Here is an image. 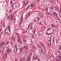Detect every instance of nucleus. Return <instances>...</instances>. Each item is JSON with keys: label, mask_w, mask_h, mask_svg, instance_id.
Segmentation results:
<instances>
[{"label": "nucleus", "mask_w": 61, "mask_h": 61, "mask_svg": "<svg viewBox=\"0 0 61 61\" xmlns=\"http://www.w3.org/2000/svg\"><path fill=\"white\" fill-rule=\"evenodd\" d=\"M30 15V14H29L27 16V17H28L29 16V15Z\"/></svg>", "instance_id": "obj_41"}, {"label": "nucleus", "mask_w": 61, "mask_h": 61, "mask_svg": "<svg viewBox=\"0 0 61 61\" xmlns=\"http://www.w3.org/2000/svg\"><path fill=\"white\" fill-rule=\"evenodd\" d=\"M10 17V15H9V17L8 16L7 18L8 19H9Z\"/></svg>", "instance_id": "obj_19"}, {"label": "nucleus", "mask_w": 61, "mask_h": 61, "mask_svg": "<svg viewBox=\"0 0 61 61\" xmlns=\"http://www.w3.org/2000/svg\"><path fill=\"white\" fill-rule=\"evenodd\" d=\"M6 52H7V53H10V51L9 50V48H8L6 50Z\"/></svg>", "instance_id": "obj_3"}, {"label": "nucleus", "mask_w": 61, "mask_h": 61, "mask_svg": "<svg viewBox=\"0 0 61 61\" xmlns=\"http://www.w3.org/2000/svg\"><path fill=\"white\" fill-rule=\"evenodd\" d=\"M51 27H52V28H54L55 27V25L54 24H52Z\"/></svg>", "instance_id": "obj_6"}, {"label": "nucleus", "mask_w": 61, "mask_h": 61, "mask_svg": "<svg viewBox=\"0 0 61 61\" xmlns=\"http://www.w3.org/2000/svg\"><path fill=\"white\" fill-rule=\"evenodd\" d=\"M51 3H55V1H51Z\"/></svg>", "instance_id": "obj_16"}, {"label": "nucleus", "mask_w": 61, "mask_h": 61, "mask_svg": "<svg viewBox=\"0 0 61 61\" xmlns=\"http://www.w3.org/2000/svg\"><path fill=\"white\" fill-rule=\"evenodd\" d=\"M33 32L34 33V34H35V32H36V29H33Z\"/></svg>", "instance_id": "obj_10"}, {"label": "nucleus", "mask_w": 61, "mask_h": 61, "mask_svg": "<svg viewBox=\"0 0 61 61\" xmlns=\"http://www.w3.org/2000/svg\"><path fill=\"white\" fill-rule=\"evenodd\" d=\"M52 16H54L55 15V13H52Z\"/></svg>", "instance_id": "obj_27"}, {"label": "nucleus", "mask_w": 61, "mask_h": 61, "mask_svg": "<svg viewBox=\"0 0 61 61\" xmlns=\"http://www.w3.org/2000/svg\"><path fill=\"white\" fill-rule=\"evenodd\" d=\"M36 58H37V59H38V61H40V60H39V59H38V58L37 57H36Z\"/></svg>", "instance_id": "obj_29"}, {"label": "nucleus", "mask_w": 61, "mask_h": 61, "mask_svg": "<svg viewBox=\"0 0 61 61\" xmlns=\"http://www.w3.org/2000/svg\"><path fill=\"white\" fill-rule=\"evenodd\" d=\"M34 58V60H36V58H35V57Z\"/></svg>", "instance_id": "obj_50"}, {"label": "nucleus", "mask_w": 61, "mask_h": 61, "mask_svg": "<svg viewBox=\"0 0 61 61\" xmlns=\"http://www.w3.org/2000/svg\"><path fill=\"white\" fill-rule=\"evenodd\" d=\"M13 19V16L11 15V21H12Z\"/></svg>", "instance_id": "obj_15"}, {"label": "nucleus", "mask_w": 61, "mask_h": 61, "mask_svg": "<svg viewBox=\"0 0 61 61\" xmlns=\"http://www.w3.org/2000/svg\"><path fill=\"white\" fill-rule=\"evenodd\" d=\"M2 44L3 45H5V42H3L2 43Z\"/></svg>", "instance_id": "obj_36"}, {"label": "nucleus", "mask_w": 61, "mask_h": 61, "mask_svg": "<svg viewBox=\"0 0 61 61\" xmlns=\"http://www.w3.org/2000/svg\"><path fill=\"white\" fill-rule=\"evenodd\" d=\"M15 48H16V52L17 51V46L16 45H15Z\"/></svg>", "instance_id": "obj_7"}, {"label": "nucleus", "mask_w": 61, "mask_h": 61, "mask_svg": "<svg viewBox=\"0 0 61 61\" xmlns=\"http://www.w3.org/2000/svg\"><path fill=\"white\" fill-rule=\"evenodd\" d=\"M58 52L59 53V54H60V51L59 50H58Z\"/></svg>", "instance_id": "obj_22"}, {"label": "nucleus", "mask_w": 61, "mask_h": 61, "mask_svg": "<svg viewBox=\"0 0 61 61\" xmlns=\"http://www.w3.org/2000/svg\"><path fill=\"white\" fill-rule=\"evenodd\" d=\"M51 9H53V7L52 6H51Z\"/></svg>", "instance_id": "obj_45"}, {"label": "nucleus", "mask_w": 61, "mask_h": 61, "mask_svg": "<svg viewBox=\"0 0 61 61\" xmlns=\"http://www.w3.org/2000/svg\"><path fill=\"white\" fill-rule=\"evenodd\" d=\"M10 13H11V12H12V10H10L9 11Z\"/></svg>", "instance_id": "obj_31"}, {"label": "nucleus", "mask_w": 61, "mask_h": 61, "mask_svg": "<svg viewBox=\"0 0 61 61\" xmlns=\"http://www.w3.org/2000/svg\"><path fill=\"white\" fill-rule=\"evenodd\" d=\"M32 28H33V26H32L30 28V29H32Z\"/></svg>", "instance_id": "obj_30"}, {"label": "nucleus", "mask_w": 61, "mask_h": 61, "mask_svg": "<svg viewBox=\"0 0 61 61\" xmlns=\"http://www.w3.org/2000/svg\"><path fill=\"white\" fill-rule=\"evenodd\" d=\"M34 5H35V3L34 2H33L32 4L31 5V6H32L33 7L34 6Z\"/></svg>", "instance_id": "obj_11"}, {"label": "nucleus", "mask_w": 61, "mask_h": 61, "mask_svg": "<svg viewBox=\"0 0 61 61\" xmlns=\"http://www.w3.org/2000/svg\"><path fill=\"white\" fill-rule=\"evenodd\" d=\"M16 35H19V34L18 33H16Z\"/></svg>", "instance_id": "obj_53"}, {"label": "nucleus", "mask_w": 61, "mask_h": 61, "mask_svg": "<svg viewBox=\"0 0 61 61\" xmlns=\"http://www.w3.org/2000/svg\"><path fill=\"white\" fill-rule=\"evenodd\" d=\"M12 1L11 0H10V3L11 4H12Z\"/></svg>", "instance_id": "obj_37"}, {"label": "nucleus", "mask_w": 61, "mask_h": 61, "mask_svg": "<svg viewBox=\"0 0 61 61\" xmlns=\"http://www.w3.org/2000/svg\"><path fill=\"white\" fill-rule=\"evenodd\" d=\"M27 47V46H25L24 47V49H25V48H26Z\"/></svg>", "instance_id": "obj_34"}, {"label": "nucleus", "mask_w": 61, "mask_h": 61, "mask_svg": "<svg viewBox=\"0 0 61 61\" xmlns=\"http://www.w3.org/2000/svg\"><path fill=\"white\" fill-rule=\"evenodd\" d=\"M37 46H38L39 47V48H40V45H39V44H37Z\"/></svg>", "instance_id": "obj_25"}, {"label": "nucleus", "mask_w": 61, "mask_h": 61, "mask_svg": "<svg viewBox=\"0 0 61 61\" xmlns=\"http://www.w3.org/2000/svg\"><path fill=\"white\" fill-rule=\"evenodd\" d=\"M9 41H8L7 43V44H6V45H8V44H9Z\"/></svg>", "instance_id": "obj_28"}, {"label": "nucleus", "mask_w": 61, "mask_h": 61, "mask_svg": "<svg viewBox=\"0 0 61 61\" xmlns=\"http://www.w3.org/2000/svg\"><path fill=\"white\" fill-rule=\"evenodd\" d=\"M24 41H25V42H26V40H24Z\"/></svg>", "instance_id": "obj_62"}, {"label": "nucleus", "mask_w": 61, "mask_h": 61, "mask_svg": "<svg viewBox=\"0 0 61 61\" xmlns=\"http://www.w3.org/2000/svg\"><path fill=\"white\" fill-rule=\"evenodd\" d=\"M21 24V23H20L19 24V25H20Z\"/></svg>", "instance_id": "obj_61"}, {"label": "nucleus", "mask_w": 61, "mask_h": 61, "mask_svg": "<svg viewBox=\"0 0 61 61\" xmlns=\"http://www.w3.org/2000/svg\"><path fill=\"white\" fill-rule=\"evenodd\" d=\"M28 4V3H27V4H26V3H24L23 5V6H25H25H26V5H27Z\"/></svg>", "instance_id": "obj_13"}, {"label": "nucleus", "mask_w": 61, "mask_h": 61, "mask_svg": "<svg viewBox=\"0 0 61 61\" xmlns=\"http://www.w3.org/2000/svg\"><path fill=\"white\" fill-rule=\"evenodd\" d=\"M6 58H7V55H6V54H4L3 56V59H6Z\"/></svg>", "instance_id": "obj_1"}, {"label": "nucleus", "mask_w": 61, "mask_h": 61, "mask_svg": "<svg viewBox=\"0 0 61 61\" xmlns=\"http://www.w3.org/2000/svg\"><path fill=\"white\" fill-rule=\"evenodd\" d=\"M20 61H25V57L23 58Z\"/></svg>", "instance_id": "obj_4"}, {"label": "nucleus", "mask_w": 61, "mask_h": 61, "mask_svg": "<svg viewBox=\"0 0 61 61\" xmlns=\"http://www.w3.org/2000/svg\"><path fill=\"white\" fill-rule=\"evenodd\" d=\"M0 45H1V46H2V44L1 43H0Z\"/></svg>", "instance_id": "obj_56"}, {"label": "nucleus", "mask_w": 61, "mask_h": 61, "mask_svg": "<svg viewBox=\"0 0 61 61\" xmlns=\"http://www.w3.org/2000/svg\"><path fill=\"white\" fill-rule=\"evenodd\" d=\"M48 35H51V33H49Z\"/></svg>", "instance_id": "obj_40"}, {"label": "nucleus", "mask_w": 61, "mask_h": 61, "mask_svg": "<svg viewBox=\"0 0 61 61\" xmlns=\"http://www.w3.org/2000/svg\"><path fill=\"white\" fill-rule=\"evenodd\" d=\"M41 18H44V15H41Z\"/></svg>", "instance_id": "obj_24"}, {"label": "nucleus", "mask_w": 61, "mask_h": 61, "mask_svg": "<svg viewBox=\"0 0 61 61\" xmlns=\"http://www.w3.org/2000/svg\"><path fill=\"white\" fill-rule=\"evenodd\" d=\"M10 43H11V44H12V45H13V43H12V42H10Z\"/></svg>", "instance_id": "obj_48"}, {"label": "nucleus", "mask_w": 61, "mask_h": 61, "mask_svg": "<svg viewBox=\"0 0 61 61\" xmlns=\"http://www.w3.org/2000/svg\"><path fill=\"white\" fill-rule=\"evenodd\" d=\"M19 43L20 44H22V42L21 41H20L19 42Z\"/></svg>", "instance_id": "obj_18"}, {"label": "nucleus", "mask_w": 61, "mask_h": 61, "mask_svg": "<svg viewBox=\"0 0 61 61\" xmlns=\"http://www.w3.org/2000/svg\"><path fill=\"white\" fill-rule=\"evenodd\" d=\"M12 40H13V39H14L15 38V37L13 36L12 37Z\"/></svg>", "instance_id": "obj_20"}, {"label": "nucleus", "mask_w": 61, "mask_h": 61, "mask_svg": "<svg viewBox=\"0 0 61 61\" xmlns=\"http://www.w3.org/2000/svg\"><path fill=\"white\" fill-rule=\"evenodd\" d=\"M39 53L40 54H41L42 53V51L41 50H39Z\"/></svg>", "instance_id": "obj_8"}, {"label": "nucleus", "mask_w": 61, "mask_h": 61, "mask_svg": "<svg viewBox=\"0 0 61 61\" xmlns=\"http://www.w3.org/2000/svg\"><path fill=\"white\" fill-rule=\"evenodd\" d=\"M58 20H60V19L59 18H58Z\"/></svg>", "instance_id": "obj_58"}, {"label": "nucleus", "mask_w": 61, "mask_h": 61, "mask_svg": "<svg viewBox=\"0 0 61 61\" xmlns=\"http://www.w3.org/2000/svg\"><path fill=\"white\" fill-rule=\"evenodd\" d=\"M58 57H59V59H60V60H59L57 59V60H56V61H57V60H58V61H59L60 60V61H61V59L60 58H61V57H60V56H58Z\"/></svg>", "instance_id": "obj_9"}, {"label": "nucleus", "mask_w": 61, "mask_h": 61, "mask_svg": "<svg viewBox=\"0 0 61 61\" xmlns=\"http://www.w3.org/2000/svg\"><path fill=\"white\" fill-rule=\"evenodd\" d=\"M0 53H1V51H0Z\"/></svg>", "instance_id": "obj_63"}, {"label": "nucleus", "mask_w": 61, "mask_h": 61, "mask_svg": "<svg viewBox=\"0 0 61 61\" xmlns=\"http://www.w3.org/2000/svg\"><path fill=\"white\" fill-rule=\"evenodd\" d=\"M32 36H33V37H34V35H32Z\"/></svg>", "instance_id": "obj_57"}, {"label": "nucleus", "mask_w": 61, "mask_h": 61, "mask_svg": "<svg viewBox=\"0 0 61 61\" xmlns=\"http://www.w3.org/2000/svg\"><path fill=\"white\" fill-rule=\"evenodd\" d=\"M51 39H50V40H49V43H51Z\"/></svg>", "instance_id": "obj_23"}, {"label": "nucleus", "mask_w": 61, "mask_h": 61, "mask_svg": "<svg viewBox=\"0 0 61 61\" xmlns=\"http://www.w3.org/2000/svg\"><path fill=\"white\" fill-rule=\"evenodd\" d=\"M53 43H55V41H54V39H53Z\"/></svg>", "instance_id": "obj_33"}, {"label": "nucleus", "mask_w": 61, "mask_h": 61, "mask_svg": "<svg viewBox=\"0 0 61 61\" xmlns=\"http://www.w3.org/2000/svg\"><path fill=\"white\" fill-rule=\"evenodd\" d=\"M23 50H24V49H23V48H22L21 50H20V52H23Z\"/></svg>", "instance_id": "obj_21"}, {"label": "nucleus", "mask_w": 61, "mask_h": 61, "mask_svg": "<svg viewBox=\"0 0 61 61\" xmlns=\"http://www.w3.org/2000/svg\"><path fill=\"white\" fill-rule=\"evenodd\" d=\"M59 48L60 50H61V47H59Z\"/></svg>", "instance_id": "obj_44"}, {"label": "nucleus", "mask_w": 61, "mask_h": 61, "mask_svg": "<svg viewBox=\"0 0 61 61\" xmlns=\"http://www.w3.org/2000/svg\"><path fill=\"white\" fill-rule=\"evenodd\" d=\"M5 27V24H3V27Z\"/></svg>", "instance_id": "obj_51"}, {"label": "nucleus", "mask_w": 61, "mask_h": 61, "mask_svg": "<svg viewBox=\"0 0 61 61\" xmlns=\"http://www.w3.org/2000/svg\"><path fill=\"white\" fill-rule=\"evenodd\" d=\"M34 48L35 49V50H36V48L35 47H34Z\"/></svg>", "instance_id": "obj_42"}, {"label": "nucleus", "mask_w": 61, "mask_h": 61, "mask_svg": "<svg viewBox=\"0 0 61 61\" xmlns=\"http://www.w3.org/2000/svg\"><path fill=\"white\" fill-rule=\"evenodd\" d=\"M31 57L30 56H29L28 58H26V61H30V59Z\"/></svg>", "instance_id": "obj_2"}, {"label": "nucleus", "mask_w": 61, "mask_h": 61, "mask_svg": "<svg viewBox=\"0 0 61 61\" xmlns=\"http://www.w3.org/2000/svg\"><path fill=\"white\" fill-rule=\"evenodd\" d=\"M15 61H17V59H16L15 60Z\"/></svg>", "instance_id": "obj_46"}, {"label": "nucleus", "mask_w": 61, "mask_h": 61, "mask_svg": "<svg viewBox=\"0 0 61 61\" xmlns=\"http://www.w3.org/2000/svg\"><path fill=\"white\" fill-rule=\"evenodd\" d=\"M46 14L47 15H49V13L47 12L46 13Z\"/></svg>", "instance_id": "obj_32"}, {"label": "nucleus", "mask_w": 61, "mask_h": 61, "mask_svg": "<svg viewBox=\"0 0 61 61\" xmlns=\"http://www.w3.org/2000/svg\"><path fill=\"white\" fill-rule=\"evenodd\" d=\"M29 5L28 6V7H27V8H28V7H29Z\"/></svg>", "instance_id": "obj_59"}, {"label": "nucleus", "mask_w": 61, "mask_h": 61, "mask_svg": "<svg viewBox=\"0 0 61 61\" xmlns=\"http://www.w3.org/2000/svg\"><path fill=\"white\" fill-rule=\"evenodd\" d=\"M51 43H48V46H51Z\"/></svg>", "instance_id": "obj_14"}, {"label": "nucleus", "mask_w": 61, "mask_h": 61, "mask_svg": "<svg viewBox=\"0 0 61 61\" xmlns=\"http://www.w3.org/2000/svg\"><path fill=\"white\" fill-rule=\"evenodd\" d=\"M15 13L16 14V13H17V11H15Z\"/></svg>", "instance_id": "obj_49"}, {"label": "nucleus", "mask_w": 61, "mask_h": 61, "mask_svg": "<svg viewBox=\"0 0 61 61\" xmlns=\"http://www.w3.org/2000/svg\"><path fill=\"white\" fill-rule=\"evenodd\" d=\"M51 57H52V58H54L55 57V56H54L53 55L51 56Z\"/></svg>", "instance_id": "obj_39"}, {"label": "nucleus", "mask_w": 61, "mask_h": 61, "mask_svg": "<svg viewBox=\"0 0 61 61\" xmlns=\"http://www.w3.org/2000/svg\"><path fill=\"white\" fill-rule=\"evenodd\" d=\"M6 32V30H5V32Z\"/></svg>", "instance_id": "obj_64"}, {"label": "nucleus", "mask_w": 61, "mask_h": 61, "mask_svg": "<svg viewBox=\"0 0 61 61\" xmlns=\"http://www.w3.org/2000/svg\"><path fill=\"white\" fill-rule=\"evenodd\" d=\"M30 25H31L30 24H29L28 25V28H29V27H30Z\"/></svg>", "instance_id": "obj_26"}, {"label": "nucleus", "mask_w": 61, "mask_h": 61, "mask_svg": "<svg viewBox=\"0 0 61 61\" xmlns=\"http://www.w3.org/2000/svg\"><path fill=\"white\" fill-rule=\"evenodd\" d=\"M55 15H56V16H57V14H56V13H55Z\"/></svg>", "instance_id": "obj_38"}, {"label": "nucleus", "mask_w": 61, "mask_h": 61, "mask_svg": "<svg viewBox=\"0 0 61 61\" xmlns=\"http://www.w3.org/2000/svg\"><path fill=\"white\" fill-rule=\"evenodd\" d=\"M9 31V32H10V28Z\"/></svg>", "instance_id": "obj_54"}, {"label": "nucleus", "mask_w": 61, "mask_h": 61, "mask_svg": "<svg viewBox=\"0 0 61 61\" xmlns=\"http://www.w3.org/2000/svg\"><path fill=\"white\" fill-rule=\"evenodd\" d=\"M60 11H61V7L60 8Z\"/></svg>", "instance_id": "obj_60"}, {"label": "nucleus", "mask_w": 61, "mask_h": 61, "mask_svg": "<svg viewBox=\"0 0 61 61\" xmlns=\"http://www.w3.org/2000/svg\"><path fill=\"white\" fill-rule=\"evenodd\" d=\"M9 27H8V29H9Z\"/></svg>", "instance_id": "obj_55"}, {"label": "nucleus", "mask_w": 61, "mask_h": 61, "mask_svg": "<svg viewBox=\"0 0 61 61\" xmlns=\"http://www.w3.org/2000/svg\"><path fill=\"white\" fill-rule=\"evenodd\" d=\"M27 49H26L25 51V53H26L27 52Z\"/></svg>", "instance_id": "obj_17"}, {"label": "nucleus", "mask_w": 61, "mask_h": 61, "mask_svg": "<svg viewBox=\"0 0 61 61\" xmlns=\"http://www.w3.org/2000/svg\"><path fill=\"white\" fill-rule=\"evenodd\" d=\"M40 45L41 46H43V45L42 43H40Z\"/></svg>", "instance_id": "obj_35"}, {"label": "nucleus", "mask_w": 61, "mask_h": 61, "mask_svg": "<svg viewBox=\"0 0 61 61\" xmlns=\"http://www.w3.org/2000/svg\"><path fill=\"white\" fill-rule=\"evenodd\" d=\"M59 47H61V45Z\"/></svg>", "instance_id": "obj_52"}, {"label": "nucleus", "mask_w": 61, "mask_h": 61, "mask_svg": "<svg viewBox=\"0 0 61 61\" xmlns=\"http://www.w3.org/2000/svg\"><path fill=\"white\" fill-rule=\"evenodd\" d=\"M35 22H37V21H36V20H35Z\"/></svg>", "instance_id": "obj_47"}, {"label": "nucleus", "mask_w": 61, "mask_h": 61, "mask_svg": "<svg viewBox=\"0 0 61 61\" xmlns=\"http://www.w3.org/2000/svg\"><path fill=\"white\" fill-rule=\"evenodd\" d=\"M51 30V28L49 27L48 28L47 30L48 31H50Z\"/></svg>", "instance_id": "obj_12"}, {"label": "nucleus", "mask_w": 61, "mask_h": 61, "mask_svg": "<svg viewBox=\"0 0 61 61\" xmlns=\"http://www.w3.org/2000/svg\"><path fill=\"white\" fill-rule=\"evenodd\" d=\"M37 20H38V21H39V20H39V19L38 18V17L37 18Z\"/></svg>", "instance_id": "obj_43"}, {"label": "nucleus", "mask_w": 61, "mask_h": 61, "mask_svg": "<svg viewBox=\"0 0 61 61\" xmlns=\"http://www.w3.org/2000/svg\"><path fill=\"white\" fill-rule=\"evenodd\" d=\"M17 41H18V42H19L21 41V38H19V39L17 40Z\"/></svg>", "instance_id": "obj_5"}]
</instances>
